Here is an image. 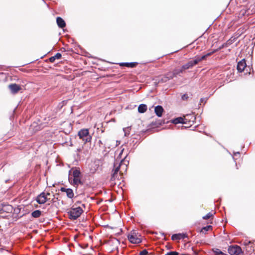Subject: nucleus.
<instances>
[{
  "instance_id": "nucleus-1",
  "label": "nucleus",
  "mask_w": 255,
  "mask_h": 255,
  "mask_svg": "<svg viewBox=\"0 0 255 255\" xmlns=\"http://www.w3.org/2000/svg\"><path fill=\"white\" fill-rule=\"evenodd\" d=\"M124 160H122L119 163L118 162H116L114 165V169L113 170V173L111 178V181L112 184H116L117 182L116 180H120V178H121L122 171H120V169L124 165Z\"/></svg>"
},
{
  "instance_id": "nucleus-2",
  "label": "nucleus",
  "mask_w": 255,
  "mask_h": 255,
  "mask_svg": "<svg viewBox=\"0 0 255 255\" xmlns=\"http://www.w3.org/2000/svg\"><path fill=\"white\" fill-rule=\"evenodd\" d=\"M81 202L79 201L76 202L67 212V214L70 219L73 220H76L83 213V210L82 208L78 206V205Z\"/></svg>"
},
{
  "instance_id": "nucleus-3",
  "label": "nucleus",
  "mask_w": 255,
  "mask_h": 255,
  "mask_svg": "<svg viewBox=\"0 0 255 255\" xmlns=\"http://www.w3.org/2000/svg\"><path fill=\"white\" fill-rule=\"evenodd\" d=\"M72 172V176L73 177L72 184L74 185H78L82 184L81 173L80 170L77 168H72L70 172Z\"/></svg>"
},
{
  "instance_id": "nucleus-4",
  "label": "nucleus",
  "mask_w": 255,
  "mask_h": 255,
  "mask_svg": "<svg viewBox=\"0 0 255 255\" xmlns=\"http://www.w3.org/2000/svg\"><path fill=\"white\" fill-rule=\"evenodd\" d=\"M140 235L135 230L132 231L128 235V239L132 244H139L141 242Z\"/></svg>"
},
{
  "instance_id": "nucleus-5",
  "label": "nucleus",
  "mask_w": 255,
  "mask_h": 255,
  "mask_svg": "<svg viewBox=\"0 0 255 255\" xmlns=\"http://www.w3.org/2000/svg\"><path fill=\"white\" fill-rule=\"evenodd\" d=\"M195 119V118L193 115H187L184 118L179 117L173 120L172 123L174 124H177L179 123L187 124L188 122H190L191 121L193 122Z\"/></svg>"
},
{
  "instance_id": "nucleus-6",
  "label": "nucleus",
  "mask_w": 255,
  "mask_h": 255,
  "mask_svg": "<svg viewBox=\"0 0 255 255\" xmlns=\"http://www.w3.org/2000/svg\"><path fill=\"white\" fill-rule=\"evenodd\" d=\"M78 136L80 139H82L85 142L91 141V136L89 134L88 129H82L78 132Z\"/></svg>"
},
{
  "instance_id": "nucleus-7",
  "label": "nucleus",
  "mask_w": 255,
  "mask_h": 255,
  "mask_svg": "<svg viewBox=\"0 0 255 255\" xmlns=\"http://www.w3.org/2000/svg\"><path fill=\"white\" fill-rule=\"evenodd\" d=\"M228 253L231 255H240L243 254L241 248L237 245L229 247Z\"/></svg>"
},
{
  "instance_id": "nucleus-8",
  "label": "nucleus",
  "mask_w": 255,
  "mask_h": 255,
  "mask_svg": "<svg viewBox=\"0 0 255 255\" xmlns=\"http://www.w3.org/2000/svg\"><path fill=\"white\" fill-rule=\"evenodd\" d=\"M49 199H50V198H49ZM48 200V198H47L46 193L45 192H42L41 194H40L36 197V199L37 202L40 204L45 203Z\"/></svg>"
},
{
  "instance_id": "nucleus-9",
  "label": "nucleus",
  "mask_w": 255,
  "mask_h": 255,
  "mask_svg": "<svg viewBox=\"0 0 255 255\" xmlns=\"http://www.w3.org/2000/svg\"><path fill=\"white\" fill-rule=\"evenodd\" d=\"M8 88L13 94L17 93L21 89L20 87L16 84H10Z\"/></svg>"
},
{
  "instance_id": "nucleus-10",
  "label": "nucleus",
  "mask_w": 255,
  "mask_h": 255,
  "mask_svg": "<svg viewBox=\"0 0 255 255\" xmlns=\"http://www.w3.org/2000/svg\"><path fill=\"white\" fill-rule=\"evenodd\" d=\"M60 190L62 192H66V195L69 198L71 199L74 197V194L73 191L72 189L70 188H65L64 187H62L61 188Z\"/></svg>"
},
{
  "instance_id": "nucleus-11",
  "label": "nucleus",
  "mask_w": 255,
  "mask_h": 255,
  "mask_svg": "<svg viewBox=\"0 0 255 255\" xmlns=\"http://www.w3.org/2000/svg\"><path fill=\"white\" fill-rule=\"evenodd\" d=\"M164 111V109L161 106H157L155 107L154 112L156 115L158 117H161L162 116V113Z\"/></svg>"
},
{
  "instance_id": "nucleus-12",
  "label": "nucleus",
  "mask_w": 255,
  "mask_h": 255,
  "mask_svg": "<svg viewBox=\"0 0 255 255\" xmlns=\"http://www.w3.org/2000/svg\"><path fill=\"white\" fill-rule=\"evenodd\" d=\"M56 22L58 26L60 28H63L65 26L66 23L64 20L60 17H57L56 18Z\"/></svg>"
},
{
  "instance_id": "nucleus-13",
  "label": "nucleus",
  "mask_w": 255,
  "mask_h": 255,
  "mask_svg": "<svg viewBox=\"0 0 255 255\" xmlns=\"http://www.w3.org/2000/svg\"><path fill=\"white\" fill-rule=\"evenodd\" d=\"M215 52L212 51L211 53H209L206 55H203L201 57H199L196 58L195 60H194V63L193 64H197L198 63L200 62L202 59H204L206 57L210 55L211 53H213ZM188 64H191L190 63H189Z\"/></svg>"
},
{
  "instance_id": "nucleus-14",
  "label": "nucleus",
  "mask_w": 255,
  "mask_h": 255,
  "mask_svg": "<svg viewBox=\"0 0 255 255\" xmlns=\"http://www.w3.org/2000/svg\"><path fill=\"white\" fill-rule=\"evenodd\" d=\"M147 110V106L145 104H140L138 107V112L140 113H144Z\"/></svg>"
},
{
  "instance_id": "nucleus-15",
  "label": "nucleus",
  "mask_w": 255,
  "mask_h": 255,
  "mask_svg": "<svg viewBox=\"0 0 255 255\" xmlns=\"http://www.w3.org/2000/svg\"><path fill=\"white\" fill-rule=\"evenodd\" d=\"M41 215V211L40 210H35L32 212L31 216L33 218H37L39 217Z\"/></svg>"
},
{
  "instance_id": "nucleus-16",
  "label": "nucleus",
  "mask_w": 255,
  "mask_h": 255,
  "mask_svg": "<svg viewBox=\"0 0 255 255\" xmlns=\"http://www.w3.org/2000/svg\"><path fill=\"white\" fill-rule=\"evenodd\" d=\"M247 65H237V69L239 72H243L247 68Z\"/></svg>"
},
{
  "instance_id": "nucleus-17",
  "label": "nucleus",
  "mask_w": 255,
  "mask_h": 255,
  "mask_svg": "<svg viewBox=\"0 0 255 255\" xmlns=\"http://www.w3.org/2000/svg\"><path fill=\"white\" fill-rule=\"evenodd\" d=\"M213 252L216 254V255H227L224 253H223L219 249H213Z\"/></svg>"
},
{
  "instance_id": "nucleus-18",
  "label": "nucleus",
  "mask_w": 255,
  "mask_h": 255,
  "mask_svg": "<svg viewBox=\"0 0 255 255\" xmlns=\"http://www.w3.org/2000/svg\"><path fill=\"white\" fill-rule=\"evenodd\" d=\"M172 240H180L182 238V235L180 234H174L172 236Z\"/></svg>"
},
{
  "instance_id": "nucleus-19",
  "label": "nucleus",
  "mask_w": 255,
  "mask_h": 255,
  "mask_svg": "<svg viewBox=\"0 0 255 255\" xmlns=\"http://www.w3.org/2000/svg\"><path fill=\"white\" fill-rule=\"evenodd\" d=\"M236 39V38L231 37L229 40H228L226 43H225V45L227 47L233 44Z\"/></svg>"
},
{
  "instance_id": "nucleus-20",
  "label": "nucleus",
  "mask_w": 255,
  "mask_h": 255,
  "mask_svg": "<svg viewBox=\"0 0 255 255\" xmlns=\"http://www.w3.org/2000/svg\"><path fill=\"white\" fill-rule=\"evenodd\" d=\"M212 228V226H210V225H209V226H207L206 227H203L201 230V232L203 234H205L206 233V232L209 231V230L210 229Z\"/></svg>"
},
{
  "instance_id": "nucleus-21",
  "label": "nucleus",
  "mask_w": 255,
  "mask_h": 255,
  "mask_svg": "<svg viewBox=\"0 0 255 255\" xmlns=\"http://www.w3.org/2000/svg\"><path fill=\"white\" fill-rule=\"evenodd\" d=\"M252 65H249L247 66V68L246 69V70H245L244 71L245 72V74H250V71H251V66H252Z\"/></svg>"
},
{
  "instance_id": "nucleus-22",
  "label": "nucleus",
  "mask_w": 255,
  "mask_h": 255,
  "mask_svg": "<svg viewBox=\"0 0 255 255\" xmlns=\"http://www.w3.org/2000/svg\"><path fill=\"white\" fill-rule=\"evenodd\" d=\"M129 127H127L123 128L124 131L125 132V135L126 136L128 135L129 134Z\"/></svg>"
},
{
  "instance_id": "nucleus-23",
  "label": "nucleus",
  "mask_w": 255,
  "mask_h": 255,
  "mask_svg": "<svg viewBox=\"0 0 255 255\" xmlns=\"http://www.w3.org/2000/svg\"><path fill=\"white\" fill-rule=\"evenodd\" d=\"M212 216L213 214L211 213H209L206 216H204L203 217V219L204 220H207L209 219L210 217H211Z\"/></svg>"
},
{
  "instance_id": "nucleus-24",
  "label": "nucleus",
  "mask_w": 255,
  "mask_h": 255,
  "mask_svg": "<svg viewBox=\"0 0 255 255\" xmlns=\"http://www.w3.org/2000/svg\"><path fill=\"white\" fill-rule=\"evenodd\" d=\"M110 64H138L137 62H120V63H110Z\"/></svg>"
},
{
  "instance_id": "nucleus-25",
  "label": "nucleus",
  "mask_w": 255,
  "mask_h": 255,
  "mask_svg": "<svg viewBox=\"0 0 255 255\" xmlns=\"http://www.w3.org/2000/svg\"><path fill=\"white\" fill-rule=\"evenodd\" d=\"M181 98H182V100L185 101V100H187L189 98V97L187 94H185L182 96Z\"/></svg>"
},
{
  "instance_id": "nucleus-26",
  "label": "nucleus",
  "mask_w": 255,
  "mask_h": 255,
  "mask_svg": "<svg viewBox=\"0 0 255 255\" xmlns=\"http://www.w3.org/2000/svg\"><path fill=\"white\" fill-rule=\"evenodd\" d=\"M166 255H178V253L176 252H170L167 253Z\"/></svg>"
},
{
  "instance_id": "nucleus-27",
  "label": "nucleus",
  "mask_w": 255,
  "mask_h": 255,
  "mask_svg": "<svg viewBox=\"0 0 255 255\" xmlns=\"http://www.w3.org/2000/svg\"><path fill=\"white\" fill-rule=\"evenodd\" d=\"M140 255H147L148 254V252L146 250H142L139 253Z\"/></svg>"
},
{
  "instance_id": "nucleus-28",
  "label": "nucleus",
  "mask_w": 255,
  "mask_h": 255,
  "mask_svg": "<svg viewBox=\"0 0 255 255\" xmlns=\"http://www.w3.org/2000/svg\"><path fill=\"white\" fill-rule=\"evenodd\" d=\"M193 65H187V64H186V65H183V67H182V68L183 69H188L191 67H192Z\"/></svg>"
},
{
  "instance_id": "nucleus-29",
  "label": "nucleus",
  "mask_w": 255,
  "mask_h": 255,
  "mask_svg": "<svg viewBox=\"0 0 255 255\" xmlns=\"http://www.w3.org/2000/svg\"><path fill=\"white\" fill-rule=\"evenodd\" d=\"M55 59H60L61 57V54L59 53H58L57 54H56L54 56Z\"/></svg>"
},
{
  "instance_id": "nucleus-30",
  "label": "nucleus",
  "mask_w": 255,
  "mask_h": 255,
  "mask_svg": "<svg viewBox=\"0 0 255 255\" xmlns=\"http://www.w3.org/2000/svg\"><path fill=\"white\" fill-rule=\"evenodd\" d=\"M55 59L54 58V56H52L50 58H49L48 60L51 63H53L54 62Z\"/></svg>"
},
{
  "instance_id": "nucleus-31",
  "label": "nucleus",
  "mask_w": 255,
  "mask_h": 255,
  "mask_svg": "<svg viewBox=\"0 0 255 255\" xmlns=\"http://www.w3.org/2000/svg\"><path fill=\"white\" fill-rule=\"evenodd\" d=\"M120 66H126L127 67H134L136 65H120Z\"/></svg>"
},
{
  "instance_id": "nucleus-32",
  "label": "nucleus",
  "mask_w": 255,
  "mask_h": 255,
  "mask_svg": "<svg viewBox=\"0 0 255 255\" xmlns=\"http://www.w3.org/2000/svg\"><path fill=\"white\" fill-rule=\"evenodd\" d=\"M238 64H246L245 63V59H243L242 60L239 61L238 63Z\"/></svg>"
},
{
  "instance_id": "nucleus-33",
  "label": "nucleus",
  "mask_w": 255,
  "mask_h": 255,
  "mask_svg": "<svg viewBox=\"0 0 255 255\" xmlns=\"http://www.w3.org/2000/svg\"><path fill=\"white\" fill-rule=\"evenodd\" d=\"M226 45H225V43L223 44L221 46H220L219 47V49H221L222 48H224V47H226Z\"/></svg>"
},
{
  "instance_id": "nucleus-34",
  "label": "nucleus",
  "mask_w": 255,
  "mask_h": 255,
  "mask_svg": "<svg viewBox=\"0 0 255 255\" xmlns=\"http://www.w3.org/2000/svg\"><path fill=\"white\" fill-rule=\"evenodd\" d=\"M46 195L47 198H48V197L50 195V193L47 192L46 193Z\"/></svg>"
},
{
  "instance_id": "nucleus-35",
  "label": "nucleus",
  "mask_w": 255,
  "mask_h": 255,
  "mask_svg": "<svg viewBox=\"0 0 255 255\" xmlns=\"http://www.w3.org/2000/svg\"><path fill=\"white\" fill-rule=\"evenodd\" d=\"M179 74V72H177L176 71H175L174 73V74L176 75V74Z\"/></svg>"
},
{
  "instance_id": "nucleus-36",
  "label": "nucleus",
  "mask_w": 255,
  "mask_h": 255,
  "mask_svg": "<svg viewBox=\"0 0 255 255\" xmlns=\"http://www.w3.org/2000/svg\"><path fill=\"white\" fill-rule=\"evenodd\" d=\"M77 150H78V151H80L81 150V149L80 148L78 149Z\"/></svg>"
},
{
  "instance_id": "nucleus-37",
  "label": "nucleus",
  "mask_w": 255,
  "mask_h": 255,
  "mask_svg": "<svg viewBox=\"0 0 255 255\" xmlns=\"http://www.w3.org/2000/svg\"><path fill=\"white\" fill-rule=\"evenodd\" d=\"M203 101V99H202H202H201V102H202Z\"/></svg>"
},
{
  "instance_id": "nucleus-38",
  "label": "nucleus",
  "mask_w": 255,
  "mask_h": 255,
  "mask_svg": "<svg viewBox=\"0 0 255 255\" xmlns=\"http://www.w3.org/2000/svg\"><path fill=\"white\" fill-rule=\"evenodd\" d=\"M99 142L100 143H102L101 140H100Z\"/></svg>"
},
{
  "instance_id": "nucleus-39",
  "label": "nucleus",
  "mask_w": 255,
  "mask_h": 255,
  "mask_svg": "<svg viewBox=\"0 0 255 255\" xmlns=\"http://www.w3.org/2000/svg\"><path fill=\"white\" fill-rule=\"evenodd\" d=\"M82 206H83L84 207H85V205L84 204H82Z\"/></svg>"
},
{
  "instance_id": "nucleus-40",
  "label": "nucleus",
  "mask_w": 255,
  "mask_h": 255,
  "mask_svg": "<svg viewBox=\"0 0 255 255\" xmlns=\"http://www.w3.org/2000/svg\"><path fill=\"white\" fill-rule=\"evenodd\" d=\"M182 255H185V254H183Z\"/></svg>"
}]
</instances>
